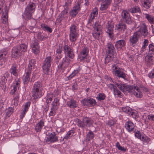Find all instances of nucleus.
Segmentation results:
<instances>
[{
  "label": "nucleus",
  "instance_id": "obj_63",
  "mask_svg": "<svg viewBox=\"0 0 154 154\" xmlns=\"http://www.w3.org/2000/svg\"><path fill=\"white\" fill-rule=\"evenodd\" d=\"M8 53L7 51H5L2 53H0V54L1 55V56L3 59V58L8 54Z\"/></svg>",
  "mask_w": 154,
  "mask_h": 154
},
{
  "label": "nucleus",
  "instance_id": "obj_3",
  "mask_svg": "<svg viewBox=\"0 0 154 154\" xmlns=\"http://www.w3.org/2000/svg\"><path fill=\"white\" fill-rule=\"evenodd\" d=\"M79 32L77 26L75 25H72L70 27L69 34V39L71 42H74L77 40L79 36Z\"/></svg>",
  "mask_w": 154,
  "mask_h": 154
},
{
  "label": "nucleus",
  "instance_id": "obj_8",
  "mask_svg": "<svg viewBox=\"0 0 154 154\" xmlns=\"http://www.w3.org/2000/svg\"><path fill=\"white\" fill-rule=\"evenodd\" d=\"M140 37V32L137 31L134 32L133 35L130 37L129 41L132 45L136 44Z\"/></svg>",
  "mask_w": 154,
  "mask_h": 154
},
{
  "label": "nucleus",
  "instance_id": "obj_14",
  "mask_svg": "<svg viewBox=\"0 0 154 154\" xmlns=\"http://www.w3.org/2000/svg\"><path fill=\"white\" fill-rule=\"evenodd\" d=\"M32 51L35 54H38L39 52V46L37 40H35L32 41Z\"/></svg>",
  "mask_w": 154,
  "mask_h": 154
},
{
  "label": "nucleus",
  "instance_id": "obj_58",
  "mask_svg": "<svg viewBox=\"0 0 154 154\" xmlns=\"http://www.w3.org/2000/svg\"><path fill=\"white\" fill-rule=\"evenodd\" d=\"M131 113V116L133 118H136L138 117V114L136 112L132 111Z\"/></svg>",
  "mask_w": 154,
  "mask_h": 154
},
{
  "label": "nucleus",
  "instance_id": "obj_41",
  "mask_svg": "<svg viewBox=\"0 0 154 154\" xmlns=\"http://www.w3.org/2000/svg\"><path fill=\"white\" fill-rule=\"evenodd\" d=\"M145 17L150 23H154V17L151 15L146 14H145Z\"/></svg>",
  "mask_w": 154,
  "mask_h": 154
},
{
  "label": "nucleus",
  "instance_id": "obj_45",
  "mask_svg": "<svg viewBox=\"0 0 154 154\" xmlns=\"http://www.w3.org/2000/svg\"><path fill=\"white\" fill-rule=\"evenodd\" d=\"M74 133V131L73 130H71L69 131L66 136L64 138V139H67L69 137L73 136Z\"/></svg>",
  "mask_w": 154,
  "mask_h": 154
},
{
  "label": "nucleus",
  "instance_id": "obj_19",
  "mask_svg": "<svg viewBox=\"0 0 154 154\" xmlns=\"http://www.w3.org/2000/svg\"><path fill=\"white\" fill-rule=\"evenodd\" d=\"M142 26L138 31L140 32V35H141L144 36H147L148 33L147 27L145 23L143 22L142 23Z\"/></svg>",
  "mask_w": 154,
  "mask_h": 154
},
{
  "label": "nucleus",
  "instance_id": "obj_35",
  "mask_svg": "<svg viewBox=\"0 0 154 154\" xmlns=\"http://www.w3.org/2000/svg\"><path fill=\"white\" fill-rule=\"evenodd\" d=\"M35 61L34 60L32 59L30 60L27 68V71L31 72L32 69L34 67Z\"/></svg>",
  "mask_w": 154,
  "mask_h": 154
},
{
  "label": "nucleus",
  "instance_id": "obj_1",
  "mask_svg": "<svg viewBox=\"0 0 154 154\" xmlns=\"http://www.w3.org/2000/svg\"><path fill=\"white\" fill-rule=\"evenodd\" d=\"M27 46L24 44L21 45L19 46H15L13 48L11 51V56L13 58H19L22 54L27 50Z\"/></svg>",
  "mask_w": 154,
  "mask_h": 154
},
{
  "label": "nucleus",
  "instance_id": "obj_30",
  "mask_svg": "<svg viewBox=\"0 0 154 154\" xmlns=\"http://www.w3.org/2000/svg\"><path fill=\"white\" fill-rule=\"evenodd\" d=\"M30 104V103L29 102H28L25 103L24 109L23 110L22 113L20 115L21 118H23L25 116V112L27 111Z\"/></svg>",
  "mask_w": 154,
  "mask_h": 154
},
{
  "label": "nucleus",
  "instance_id": "obj_23",
  "mask_svg": "<svg viewBox=\"0 0 154 154\" xmlns=\"http://www.w3.org/2000/svg\"><path fill=\"white\" fill-rule=\"evenodd\" d=\"M80 4L79 3H77V5L70 12V15L72 17H75L78 14V11H79L80 8Z\"/></svg>",
  "mask_w": 154,
  "mask_h": 154
},
{
  "label": "nucleus",
  "instance_id": "obj_12",
  "mask_svg": "<svg viewBox=\"0 0 154 154\" xmlns=\"http://www.w3.org/2000/svg\"><path fill=\"white\" fill-rule=\"evenodd\" d=\"M106 28L107 29V32L109 34L111 38H112L113 36V35L114 28L113 23L112 22L108 21L106 24Z\"/></svg>",
  "mask_w": 154,
  "mask_h": 154
},
{
  "label": "nucleus",
  "instance_id": "obj_4",
  "mask_svg": "<svg viewBox=\"0 0 154 154\" xmlns=\"http://www.w3.org/2000/svg\"><path fill=\"white\" fill-rule=\"evenodd\" d=\"M128 91L131 94L134 95L137 98H141L143 97V93L140 88L138 87L130 86L128 88Z\"/></svg>",
  "mask_w": 154,
  "mask_h": 154
},
{
  "label": "nucleus",
  "instance_id": "obj_47",
  "mask_svg": "<svg viewBox=\"0 0 154 154\" xmlns=\"http://www.w3.org/2000/svg\"><path fill=\"white\" fill-rule=\"evenodd\" d=\"M122 109L124 112L129 114L132 111L131 109L128 106L123 107L122 108Z\"/></svg>",
  "mask_w": 154,
  "mask_h": 154
},
{
  "label": "nucleus",
  "instance_id": "obj_56",
  "mask_svg": "<svg viewBox=\"0 0 154 154\" xmlns=\"http://www.w3.org/2000/svg\"><path fill=\"white\" fill-rule=\"evenodd\" d=\"M116 146L119 150L123 151H126V149L124 147L121 146L120 145L119 143L118 142H117L116 143Z\"/></svg>",
  "mask_w": 154,
  "mask_h": 154
},
{
  "label": "nucleus",
  "instance_id": "obj_52",
  "mask_svg": "<svg viewBox=\"0 0 154 154\" xmlns=\"http://www.w3.org/2000/svg\"><path fill=\"white\" fill-rule=\"evenodd\" d=\"M37 35L38 39L40 40H44L46 38V37L43 36L41 33H38Z\"/></svg>",
  "mask_w": 154,
  "mask_h": 154
},
{
  "label": "nucleus",
  "instance_id": "obj_51",
  "mask_svg": "<svg viewBox=\"0 0 154 154\" xmlns=\"http://www.w3.org/2000/svg\"><path fill=\"white\" fill-rule=\"evenodd\" d=\"M105 97V94L103 93H99L97 97V98L100 100H103Z\"/></svg>",
  "mask_w": 154,
  "mask_h": 154
},
{
  "label": "nucleus",
  "instance_id": "obj_44",
  "mask_svg": "<svg viewBox=\"0 0 154 154\" xmlns=\"http://www.w3.org/2000/svg\"><path fill=\"white\" fill-rule=\"evenodd\" d=\"M94 136V134L93 132L90 130L89 132L87 135L86 140L89 141L91 139L93 138Z\"/></svg>",
  "mask_w": 154,
  "mask_h": 154
},
{
  "label": "nucleus",
  "instance_id": "obj_24",
  "mask_svg": "<svg viewBox=\"0 0 154 154\" xmlns=\"http://www.w3.org/2000/svg\"><path fill=\"white\" fill-rule=\"evenodd\" d=\"M126 44L125 41L123 39L118 41L115 44V47L117 49H121L124 47Z\"/></svg>",
  "mask_w": 154,
  "mask_h": 154
},
{
  "label": "nucleus",
  "instance_id": "obj_49",
  "mask_svg": "<svg viewBox=\"0 0 154 154\" xmlns=\"http://www.w3.org/2000/svg\"><path fill=\"white\" fill-rule=\"evenodd\" d=\"M117 73L116 74L119 77L125 79L126 77L125 74L120 69L119 71L116 72Z\"/></svg>",
  "mask_w": 154,
  "mask_h": 154
},
{
  "label": "nucleus",
  "instance_id": "obj_46",
  "mask_svg": "<svg viewBox=\"0 0 154 154\" xmlns=\"http://www.w3.org/2000/svg\"><path fill=\"white\" fill-rule=\"evenodd\" d=\"M80 71L79 69H77L74 70L73 72L68 76V79H71L75 76Z\"/></svg>",
  "mask_w": 154,
  "mask_h": 154
},
{
  "label": "nucleus",
  "instance_id": "obj_55",
  "mask_svg": "<svg viewBox=\"0 0 154 154\" xmlns=\"http://www.w3.org/2000/svg\"><path fill=\"white\" fill-rule=\"evenodd\" d=\"M62 51V48L61 47L59 46V48L57 49V52L58 54L57 56V58L58 59L61 58V54Z\"/></svg>",
  "mask_w": 154,
  "mask_h": 154
},
{
  "label": "nucleus",
  "instance_id": "obj_13",
  "mask_svg": "<svg viewBox=\"0 0 154 154\" xmlns=\"http://www.w3.org/2000/svg\"><path fill=\"white\" fill-rule=\"evenodd\" d=\"M127 27L125 24L122 21L120 22L118 24H116L115 27V29L119 32H123L126 29Z\"/></svg>",
  "mask_w": 154,
  "mask_h": 154
},
{
  "label": "nucleus",
  "instance_id": "obj_17",
  "mask_svg": "<svg viewBox=\"0 0 154 154\" xmlns=\"http://www.w3.org/2000/svg\"><path fill=\"white\" fill-rule=\"evenodd\" d=\"M46 140L47 142H54L58 141V138L55 133L52 132L51 134H49L48 136L47 137Z\"/></svg>",
  "mask_w": 154,
  "mask_h": 154
},
{
  "label": "nucleus",
  "instance_id": "obj_10",
  "mask_svg": "<svg viewBox=\"0 0 154 154\" xmlns=\"http://www.w3.org/2000/svg\"><path fill=\"white\" fill-rule=\"evenodd\" d=\"M121 15L122 19L126 23L130 24L131 23L130 15L127 11L123 10L122 13Z\"/></svg>",
  "mask_w": 154,
  "mask_h": 154
},
{
  "label": "nucleus",
  "instance_id": "obj_15",
  "mask_svg": "<svg viewBox=\"0 0 154 154\" xmlns=\"http://www.w3.org/2000/svg\"><path fill=\"white\" fill-rule=\"evenodd\" d=\"M82 103L84 106H88L89 105L94 106L96 103L95 100L91 98L84 99L82 101Z\"/></svg>",
  "mask_w": 154,
  "mask_h": 154
},
{
  "label": "nucleus",
  "instance_id": "obj_9",
  "mask_svg": "<svg viewBox=\"0 0 154 154\" xmlns=\"http://www.w3.org/2000/svg\"><path fill=\"white\" fill-rule=\"evenodd\" d=\"M20 80L19 79H15L13 82L12 85L13 89L11 92V93L12 95H14V94L18 93L17 91L20 87Z\"/></svg>",
  "mask_w": 154,
  "mask_h": 154
},
{
  "label": "nucleus",
  "instance_id": "obj_57",
  "mask_svg": "<svg viewBox=\"0 0 154 154\" xmlns=\"http://www.w3.org/2000/svg\"><path fill=\"white\" fill-rule=\"evenodd\" d=\"M114 93L115 95H117L118 97H120L122 96V93L118 89L114 90Z\"/></svg>",
  "mask_w": 154,
  "mask_h": 154
},
{
  "label": "nucleus",
  "instance_id": "obj_5",
  "mask_svg": "<svg viewBox=\"0 0 154 154\" xmlns=\"http://www.w3.org/2000/svg\"><path fill=\"white\" fill-rule=\"evenodd\" d=\"M59 104L58 99L57 98H54L51 104L52 106L49 114V116H54L56 114V111L58 108Z\"/></svg>",
  "mask_w": 154,
  "mask_h": 154
},
{
  "label": "nucleus",
  "instance_id": "obj_62",
  "mask_svg": "<svg viewBox=\"0 0 154 154\" xmlns=\"http://www.w3.org/2000/svg\"><path fill=\"white\" fill-rule=\"evenodd\" d=\"M111 2L112 0H105L103 2L109 6L111 3Z\"/></svg>",
  "mask_w": 154,
  "mask_h": 154
},
{
  "label": "nucleus",
  "instance_id": "obj_2",
  "mask_svg": "<svg viewBox=\"0 0 154 154\" xmlns=\"http://www.w3.org/2000/svg\"><path fill=\"white\" fill-rule=\"evenodd\" d=\"M35 4L33 3L30 2L27 5L25 11L26 19H29L32 18V14L35 11Z\"/></svg>",
  "mask_w": 154,
  "mask_h": 154
},
{
  "label": "nucleus",
  "instance_id": "obj_33",
  "mask_svg": "<svg viewBox=\"0 0 154 154\" xmlns=\"http://www.w3.org/2000/svg\"><path fill=\"white\" fill-rule=\"evenodd\" d=\"M13 95L14 98L12 101V104L16 106L17 105L18 103V99L19 97V94L18 93L14 94Z\"/></svg>",
  "mask_w": 154,
  "mask_h": 154
},
{
  "label": "nucleus",
  "instance_id": "obj_43",
  "mask_svg": "<svg viewBox=\"0 0 154 154\" xmlns=\"http://www.w3.org/2000/svg\"><path fill=\"white\" fill-rule=\"evenodd\" d=\"M111 68L112 72L113 74H115V75L117 73L116 72V71H119L120 69L116 65H112Z\"/></svg>",
  "mask_w": 154,
  "mask_h": 154
},
{
  "label": "nucleus",
  "instance_id": "obj_26",
  "mask_svg": "<svg viewBox=\"0 0 154 154\" xmlns=\"http://www.w3.org/2000/svg\"><path fill=\"white\" fill-rule=\"evenodd\" d=\"M69 64V59L67 57H65L63 58L62 63L61 64H60L59 66L60 67L66 68L68 66Z\"/></svg>",
  "mask_w": 154,
  "mask_h": 154
},
{
  "label": "nucleus",
  "instance_id": "obj_22",
  "mask_svg": "<svg viewBox=\"0 0 154 154\" xmlns=\"http://www.w3.org/2000/svg\"><path fill=\"white\" fill-rule=\"evenodd\" d=\"M97 8H95L93 10L92 12L90 14V18L88 21V22L90 23H91L94 19H95L96 17H97Z\"/></svg>",
  "mask_w": 154,
  "mask_h": 154
},
{
  "label": "nucleus",
  "instance_id": "obj_27",
  "mask_svg": "<svg viewBox=\"0 0 154 154\" xmlns=\"http://www.w3.org/2000/svg\"><path fill=\"white\" fill-rule=\"evenodd\" d=\"M125 127L129 132H131L134 130V125L131 122L129 121L125 124Z\"/></svg>",
  "mask_w": 154,
  "mask_h": 154
},
{
  "label": "nucleus",
  "instance_id": "obj_36",
  "mask_svg": "<svg viewBox=\"0 0 154 154\" xmlns=\"http://www.w3.org/2000/svg\"><path fill=\"white\" fill-rule=\"evenodd\" d=\"M31 74V72L27 71L26 73V75L24 78L23 79V82L24 84H27L30 79L29 75Z\"/></svg>",
  "mask_w": 154,
  "mask_h": 154
},
{
  "label": "nucleus",
  "instance_id": "obj_16",
  "mask_svg": "<svg viewBox=\"0 0 154 154\" xmlns=\"http://www.w3.org/2000/svg\"><path fill=\"white\" fill-rule=\"evenodd\" d=\"M154 57L152 53H148L145 58L146 63L148 65H150L152 64L154 62Z\"/></svg>",
  "mask_w": 154,
  "mask_h": 154
},
{
  "label": "nucleus",
  "instance_id": "obj_21",
  "mask_svg": "<svg viewBox=\"0 0 154 154\" xmlns=\"http://www.w3.org/2000/svg\"><path fill=\"white\" fill-rule=\"evenodd\" d=\"M64 51L67 53V56L70 58H72L74 57V54L72 49L67 45H65L64 47Z\"/></svg>",
  "mask_w": 154,
  "mask_h": 154
},
{
  "label": "nucleus",
  "instance_id": "obj_59",
  "mask_svg": "<svg viewBox=\"0 0 154 154\" xmlns=\"http://www.w3.org/2000/svg\"><path fill=\"white\" fill-rule=\"evenodd\" d=\"M135 136L138 139H140L141 136V134L139 131H137L136 132H135Z\"/></svg>",
  "mask_w": 154,
  "mask_h": 154
},
{
  "label": "nucleus",
  "instance_id": "obj_60",
  "mask_svg": "<svg viewBox=\"0 0 154 154\" xmlns=\"http://www.w3.org/2000/svg\"><path fill=\"white\" fill-rule=\"evenodd\" d=\"M149 43V41L147 39H144V40L143 45L142 46L145 47L146 48V47L148 45Z\"/></svg>",
  "mask_w": 154,
  "mask_h": 154
},
{
  "label": "nucleus",
  "instance_id": "obj_61",
  "mask_svg": "<svg viewBox=\"0 0 154 154\" xmlns=\"http://www.w3.org/2000/svg\"><path fill=\"white\" fill-rule=\"evenodd\" d=\"M149 76L150 78H154V69L152 70L149 74Z\"/></svg>",
  "mask_w": 154,
  "mask_h": 154
},
{
  "label": "nucleus",
  "instance_id": "obj_39",
  "mask_svg": "<svg viewBox=\"0 0 154 154\" xmlns=\"http://www.w3.org/2000/svg\"><path fill=\"white\" fill-rule=\"evenodd\" d=\"M53 98V95L52 93H50L48 94L47 96L46 102L47 104L50 103Z\"/></svg>",
  "mask_w": 154,
  "mask_h": 154
},
{
  "label": "nucleus",
  "instance_id": "obj_20",
  "mask_svg": "<svg viewBox=\"0 0 154 154\" xmlns=\"http://www.w3.org/2000/svg\"><path fill=\"white\" fill-rule=\"evenodd\" d=\"M102 34L101 29L100 26L94 28L93 33V36L95 38L98 39L100 36Z\"/></svg>",
  "mask_w": 154,
  "mask_h": 154
},
{
  "label": "nucleus",
  "instance_id": "obj_54",
  "mask_svg": "<svg viewBox=\"0 0 154 154\" xmlns=\"http://www.w3.org/2000/svg\"><path fill=\"white\" fill-rule=\"evenodd\" d=\"M108 5L103 2L101 5L100 8V10L101 11L105 10L108 8Z\"/></svg>",
  "mask_w": 154,
  "mask_h": 154
},
{
  "label": "nucleus",
  "instance_id": "obj_6",
  "mask_svg": "<svg viewBox=\"0 0 154 154\" xmlns=\"http://www.w3.org/2000/svg\"><path fill=\"white\" fill-rule=\"evenodd\" d=\"M51 57H47L44 61V63L43 65V69L44 72L45 74H48L51 65Z\"/></svg>",
  "mask_w": 154,
  "mask_h": 154
},
{
  "label": "nucleus",
  "instance_id": "obj_31",
  "mask_svg": "<svg viewBox=\"0 0 154 154\" xmlns=\"http://www.w3.org/2000/svg\"><path fill=\"white\" fill-rule=\"evenodd\" d=\"M17 67V65L15 64H14L10 69V72L11 74L15 76L17 75L18 70Z\"/></svg>",
  "mask_w": 154,
  "mask_h": 154
},
{
  "label": "nucleus",
  "instance_id": "obj_40",
  "mask_svg": "<svg viewBox=\"0 0 154 154\" xmlns=\"http://www.w3.org/2000/svg\"><path fill=\"white\" fill-rule=\"evenodd\" d=\"M41 27L42 29L44 31H47L50 32H52V29L46 24H42L41 25Z\"/></svg>",
  "mask_w": 154,
  "mask_h": 154
},
{
  "label": "nucleus",
  "instance_id": "obj_34",
  "mask_svg": "<svg viewBox=\"0 0 154 154\" xmlns=\"http://www.w3.org/2000/svg\"><path fill=\"white\" fill-rule=\"evenodd\" d=\"M117 85L118 87L123 92L125 91L126 90L128 91V88L130 86L126 85L125 84H117Z\"/></svg>",
  "mask_w": 154,
  "mask_h": 154
},
{
  "label": "nucleus",
  "instance_id": "obj_50",
  "mask_svg": "<svg viewBox=\"0 0 154 154\" xmlns=\"http://www.w3.org/2000/svg\"><path fill=\"white\" fill-rule=\"evenodd\" d=\"M140 139L142 141L146 143H148L150 140L149 138L145 135H142Z\"/></svg>",
  "mask_w": 154,
  "mask_h": 154
},
{
  "label": "nucleus",
  "instance_id": "obj_32",
  "mask_svg": "<svg viewBox=\"0 0 154 154\" xmlns=\"http://www.w3.org/2000/svg\"><path fill=\"white\" fill-rule=\"evenodd\" d=\"M5 13H3L2 17V22L4 23H8V11L6 10V8H5Z\"/></svg>",
  "mask_w": 154,
  "mask_h": 154
},
{
  "label": "nucleus",
  "instance_id": "obj_18",
  "mask_svg": "<svg viewBox=\"0 0 154 154\" xmlns=\"http://www.w3.org/2000/svg\"><path fill=\"white\" fill-rule=\"evenodd\" d=\"M88 53V49L87 48H84L81 51L79 58L81 60H84L87 57Z\"/></svg>",
  "mask_w": 154,
  "mask_h": 154
},
{
  "label": "nucleus",
  "instance_id": "obj_48",
  "mask_svg": "<svg viewBox=\"0 0 154 154\" xmlns=\"http://www.w3.org/2000/svg\"><path fill=\"white\" fill-rule=\"evenodd\" d=\"M130 11L132 13H137L140 11V9L138 6H135L131 8Z\"/></svg>",
  "mask_w": 154,
  "mask_h": 154
},
{
  "label": "nucleus",
  "instance_id": "obj_37",
  "mask_svg": "<svg viewBox=\"0 0 154 154\" xmlns=\"http://www.w3.org/2000/svg\"><path fill=\"white\" fill-rule=\"evenodd\" d=\"M42 86L41 84L39 82H36L35 83L33 86V90L37 91L41 90Z\"/></svg>",
  "mask_w": 154,
  "mask_h": 154
},
{
  "label": "nucleus",
  "instance_id": "obj_11",
  "mask_svg": "<svg viewBox=\"0 0 154 154\" xmlns=\"http://www.w3.org/2000/svg\"><path fill=\"white\" fill-rule=\"evenodd\" d=\"M115 49L113 45L111 44H108L107 45V50L109 54H108L106 57L105 58V61L107 62H109L111 58L112 53L113 50Z\"/></svg>",
  "mask_w": 154,
  "mask_h": 154
},
{
  "label": "nucleus",
  "instance_id": "obj_38",
  "mask_svg": "<svg viewBox=\"0 0 154 154\" xmlns=\"http://www.w3.org/2000/svg\"><path fill=\"white\" fill-rule=\"evenodd\" d=\"M142 5L144 7L148 9L151 6V2L149 0H143Z\"/></svg>",
  "mask_w": 154,
  "mask_h": 154
},
{
  "label": "nucleus",
  "instance_id": "obj_25",
  "mask_svg": "<svg viewBox=\"0 0 154 154\" xmlns=\"http://www.w3.org/2000/svg\"><path fill=\"white\" fill-rule=\"evenodd\" d=\"M66 105L68 107L71 108H75L78 106L76 101L73 99L67 101Z\"/></svg>",
  "mask_w": 154,
  "mask_h": 154
},
{
  "label": "nucleus",
  "instance_id": "obj_42",
  "mask_svg": "<svg viewBox=\"0 0 154 154\" xmlns=\"http://www.w3.org/2000/svg\"><path fill=\"white\" fill-rule=\"evenodd\" d=\"M14 109L11 107H10L8 108L6 110V115L7 117H9L13 113V112Z\"/></svg>",
  "mask_w": 154,
  "mask_h": 154
},
{
  "label": "nucleus",
  "instance_id": "obj_64",
  "mask_svg": "<svg viewBox=\"0 0 154 154\" xmlns=\"http://www.w3.org/2000/svg\"><path fill=\"white\" fill-rule=\"evenodd\" d=\"M108 86L109 88L110 89H112L114 91V90H115L116 89H115L114 85L113 84H109L108 85Z\"/></svg>",
  "mask_w": 154,
  "mask_h": 154
},
{
  "label": "nucleus",
  "instance_id": "obj_28",
  "mask_svg": "<svg viewBox=\"0 0 154 154\" xmlns=\"http://www.w3.org/2000/svg\"><path fill=\"white\" fill-rule=\"evenodd\" d=\"M43 93L42 91H35V90H33L32 91V96L34 99H37L40 98L43 94Z\"/></svg>",
  "mask_w": 154,
  "mask_h": 154
},
{
  "label": "nucleus",
  "instance_id": "obj_29",
  "mask_svg": "<svg viewBox=\"0 0 154 154\" xmlns=\"http://www.w3.org/2000/svg\"><path fill=\"white\" fill-rule=\"evenodd\" d=\"M44 122L42 120L40 121L36 125L35 130L37 132L40 131L42 127L44 126Z\"/></svg>",
  "mask_w": 154,
  "mask_h": 154
},
{
  "label": "nucleus",
  "instance_id": "obj_7",
  "mask_svg": "<svg viewBox=\"0 0 154 154\" xmlns=\"http://www.w3.org/2000/svg\"><path fill=\"white\" fill-rule=\"evenodd\" d=\"M77 122V125L81 127H84L88 126H90L93 123V121L90 119L88 118H85L83 119V122L79 119L76 120Z\"/></svg>",
  "mask_w": 154,
  "mask_h": 154
},
{
  "label": "nucleus",
  "instance_id": "obj_53",
  "mask_svg": "<svg viewBox=\"0 0 154 154\" xmlns=\"http://www.w3.org/2000/svg\"><path fill=\"white\" fill-rule=\"evenodd\" d=\"M149 51L152 52V54H154V44L153 43L149 44L148 46Z\"/></svg>",
  "mask_w": 154,
  "mask_h": 154
}]
</instances>
